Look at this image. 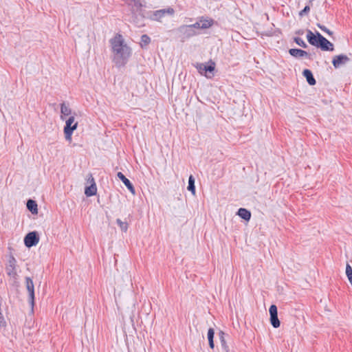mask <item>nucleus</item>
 <instances>
[{"label":"nucleus","instance_id":"1","mask_svg":"<svg viewBox=\"0 0 352 352\" xmlns=\"http://www.w3.org/2000/svg\"><path fill=\"white\" fill-rule=\"evenodd\" d=\"M113 54V62L118 67H122L128 63L131 54L132 49L125 43L123 36L116 34L109 41Z\"/></svg>","mask_w":352,"mask_h":352},{"label":"nucleus","instance_id":"2","mask_svg":"<svg viewBox=\"0 0 352 352\" xmlns=\"http://www.w3.org/2000/svg\"><path fill=\"white\" fill-rule=\"evenodd\" d=\"M177 33L182 42H184L199 34L197 30H193L191 26L188 25H180L177 29Z\"/></svg>","mask_w":352,"mask_h":352},{"label":"nucleus","instance_id":"3","mask_svg":"<svg viewBox=\"0 0 352 352\" xmlns=\"http://www.w3.org/2000/svg\"><path fill=\"white\" fill-rule=\"evenodd\" d=\"M75 118L74 116H70L65 122V126L64 127V133L65 139L68 141L72 140V135L73 132L78 127V122H75Z\"/></svg>","mask_w":352,"mask_h":352},{"label":"nucleus","instance_id":"4","mask_svg":"<svg viewBox=\"0 0 352 352\" xmlns=\"http://www.w3.org/2000/svg\"><path fill=\"white\" fill-rule=\"evenodd\" d=\"M39 242V236L36 231L28 233L24 237V244L27 248L36 246Z\"/></svg>","mask_w":352,"mask_h":352},{"label":"nucleus","instance_id":"5","mask_svg":"<svg viewBox=\"0 0 352 352\" xmlns=\"http://www.w3.org/2000/svg\"><path fill=\"white\" fill-rule=\"evenodd\" d=\"M25 286L29 294V302L31 305L32 310L34 306V285L30 277H25Z\"/></svg>","mask_w":352,"mask_h":352},{"label":"nucleus","instance_id":"6","mask_svg":"<svg viewBox=\"0 0 352 352\" xmlns=\"http://www.w3.org/2000/svg\"><path fill=\"white\" fill-rule=\"evenodd\" d=\"M16 267V260L13 256H11L6 267V273L10 277L15 278L16 276L17 272Z\"/></svg>","mask_w":352,"mask_h":352},{"label":"nucleus","instance_id":"7","mask_svg":"<svg viewBox=\"0 0 352 352\" xmlns=\"http://www.w3.org/2000/svg\"><path fill=\"white\" fill-rule=\"evenodd\" d=\"M175 13V10L172 8H168L166 9H162L156 10L153 12L152 15V19L155 21H160L162 17H164L166 14L173 15Z\"/></svg>","mask_w":352,"mask_h":352},{"label":"nucleus","instance_id":"8","mask_svg":"<svg viewBox=\"0 0 352 352\" xmlns=\"http://www.w3.org/2000/svg\"><path fill=\"white\" fill-rule=\"evenodd\" d=\"M318 38H319L318 47L323 51H333V45L324 38L322 34L318 33Z\"/></svg>","mask_w":352,"mask_h":352},{"label":"nucleus","instance_id":"9","mask_svg":"<svg viewBox=\"0 0 352 352\" xmlns=\"http://www.w3.org/2000/svg\"><path fill=\"white\" fill-rule=\"evenodd\" d=\"M350 58L346 54H340L335 56L332 60V64L335 68H339L341 66L349 62Z\"/></svg>","mask_w":352,"mask_h":352},{"label":"nucleus","instance_id":"10","mask_svg":"<svg viewBox=\"0 0 352 352\" xmlns=\"http://www.w3.org/2000/svg\"><path fill=\"white\" fill-rule=\"evenodd\" d=\"M128 4L131 7L133 14H136L140 13L142 8V0H129Z\"/></svg>","mask_w":352,"mask_h":352},{"label":"nucleus","instance_id":"11","mask_svg":"<svg viewBox=\"0 0 352 352\" xmlns=\"http://www.w3.org/2000/svg\"><path fill=\"white\" fill-rule=\"evenodd\" d=\"M117 177L123 182L128 190L133 194H135V190L131 182L121 172L117 173Z\"/></svg>","mask_w":352,"mask_h":352},{"label":"nucleus","instance_id":"12","mask_svg":"<svg viewBox=\"0 0 352 352\" xmlns=\"http://www.w3.org/2000/svg\"><path fill=\"white\" fill-rule=\"evenodd\" d=\"M318 32L314 34L311 30H308L307 32V38L309 44L318 47L319 38H318Z\"/></svg>","mask_w":352,"mask_h":352},{"label":"nucleus","instance_id":"13","mask_svg":"<svg viewBox=\"0 0 352 352\" xmlns=\"http://www.w3.org/2000/svg\"><path fill=\"white\" fill-rule=\"evenodd\" d=\"M303 76L306 78L307 82L310 85H314L316 83V81L313 76V74L311 70L308 69H304L302 72Z\"/></svg>","mask_w":352,"mask_h":352},{"label":"nucleus","instance_id":"14","mask_svg":"<svg viewBox=\"0 0 352 352\" xmlns=\"http://www.w3.org/2000/svg\"><path fill=\"white\" fill-rule=\"evenodd\" d=\"M289 53L291 56H292L294 57H296V58L308 56V53L306 51L300 50V49H296V48L290 49L289 50Z\"/></svg>","mask_w":352,"mask_h":352},{"label":"nucleus","instance_id":"15","mask_svg":"<svg viewBox=\"0 0 352 352\" xmlns=\"http://www.w3.org/2000/svg\"><path fill=\"white\" fill-rule=\"evenodd\" d=\"M60 113L61 116L60 118L62 120L64 119L63 116H67L72 113V110L68 104H66L65 102L60 104Z\"/></svg>","mask_w":352,"mask_h":352},{"label":"nucleus","instance_id":"16","mask_svg":"<svg viewBox=\"0 0 352 352\" xmlns=\"http://www.w3.org/2000/svg\"><path fill=\"white\" fill-rule=\"evenodd\" d=\"M91 180L93 183L89 186L86 187L85 190V194L87 197L95 195L97 192V187L95 182H94V178H92Z\"/></svg>","mask_w":352,"mask_h":352},{"label":"nucleus","instance_id":"17","mask_svg":"<svg viewBox=\"0 0 352 352\" xmlns=\"http://www.w3.org/2000/svg\"><path fill=\"white\" fill-rule=\"evenodd\" d=\"M237 214L243 219L249 221L251 218V212L245 208H241L238 210Z\"/></svg>","mask_w":352,"mask_h":352},{"label":"nucleus","instance_id":"18","mask_svg":"<svg viewBox=\"0 0 352 352\" xmlns=\"http://www.w3.org/2000/svg\"><path fill=\"white\" fill-rule=\"evenodd\" d=\"M27 208L32 213L37 214L38 213V208L37 204L35 201L32 199H29L27 201Z\"/></svg>","mask_w":352,"mask_h":352},{"label":"nucleus","instance_id":"19","mask_svg":"<svg viewBox=\"0 0 352 352\" xmlns=\"http://www.w3.org/2000/svg\"><path fill=\"white\" fill-rule=\"evenodd\" d=\"M214 63H212L210 65H206V74H204V76L207 78H212L214 76L213 72L214 71Z\"/></svg>","mask_w":352,"mask_h":352},{"label":"nucleus","instance_id":"20","mask_svg":"<svg viewBox=\"0 0 352 352\" xmlns=\"http://www.w3.org/2000/svg\"><path fill=\"white\" fill-rule=\"evenodd\" d=\"M214 331L212 328H210L208 331V340L209 346L211 349H214Z\"/></svg>","mask_w":352,"mask_h":352},{"label":"nucleus","instance_id":"21","mask_svg":"<svg viewBox=\"0 0 352 352\" xmlns=\"http://www.w3.org/2000/svg\"><path fill=\"white\" fill-rule=\"evenodd\" d=\"M200 26L201 29H208L210 28L213 24V20L212 19H200Z\"/></svg>","mask_w":352,"mask_h":352},{"label":"nucleus","instance_id":"22","mask_svg":"<svg viewBox=\"0 0 352 352\" xmlns=\"http://www.w3.org/2000/svg\"><path fill=\"white\" fill-rule=\"evenodd\" d=\"M187 189L192 192V195L195 194V178L191 175L188 178V185Z\"/></svg>","mask_w":352,"mask_h":352},{"label":"nucleus","instance_id":"23","mask_svg":"<svg viewBox=\"0 0 352 352\" xmlns=\"http://www.w3.org/2000/svg\"><path fill=\"white\" fill-rule=\"evenodd\" d=\"M270 322L273 327L278 328L280 327V322L278 318V314L270 316Z\"/></svg>","mask_w":352,"mask_h":352},{"label":"nucleus","instance_id":"24","mask_svg":"<svg viewBox=\"0 0 352 352\" xmlns=\"http://www.w3.org/2000/svg\"><path fill=\"white\" fill-rule=\"evenodd\" d=\"M140 41V45L143 47L151 43V38L147 34H143L141 36Z\"/></svg>","mask_w":352,"mask_h":352},{"label":"nucleus","instance_id":"25","mask_svg":"<svg viewBox=\"0 0 352 352\" xmlns=\"http://www.w3.org/2000/svg\"><path fill=\"white\" fill-rule=\"evenodd\" d=\"M116 223H118V225L120 226V229L122 231L126 232V230L128 229V224H127V223L122 221L120 219H118L116 220Z\"/></svg>","mask_w":352,"mask_h":352},{"label":"nucleus","instance_id":"26","mask_svg":"<svg viewBox=\"0 0 352 352\" xmlns=\"http://www.w3.org/2000/svg\"><path fill=\"white\" fill-rule=\"evenodd\" d=\"M220 342H221V348H222V350L223 352H230V351L229 346L228 345L227 342L226 340V338L221 339L220 340Z\"/></svg>","mask_w":352,"mask_h":352},{"label":"nucleus","instance_id":"27","mask_svg":"<svg viewBox=\"0 0 352 352\" xmlns=\"http://www.w3.org/2000/svg\"><path fill=\"white\" fill-rule=\"evenodd\" d=\"M295 43L298 45L299 46L306 48L307 47V45L306 43L300 37H295L294 38Z\"/></svg>","mask_w":352,"mask_h":352},{"label":"nucleus","instance_id":"28","mask_svg":"<svg viewBox=\"0 0 352 352\" xmlns=\"http://www.w3.org/2000/svg\"><path fill=\"white\" fill-rule=\"evenodd\" d=\"M196 68L197 69L199 73L201 75L204 76V74H206V65H204L202 63L197 64V65L196 66Z\"/></svg>","mask_w":352,"mask_h":352},{"label":"nucleus","instance_id":"29","mask_svg":"<svg viewBox=\"0 0 352 352\" xmlns=\"http://www.w3.org/2000/svg\"><path fill=\"white\" fill-rule=\"evenodd\" d=\"M317 26L324 32L327 33V34L329 35H332L333 34V32L329 30L328 28H327L324 25H321L320 23H318L317 24Z\"/></svg>","mask_w":352,"mask_h":352},{"label":"nucleus","instance_id":"30","mask_svg":"<svg viewBox=\"0 0 352 352\" xmlns=\"http://www.w3.org/2000/svg\"><path fill=\"white\" fill-rule=\"evenodd\" d=\"M270 315L278 314L277 307L275 305H272L269 309Z\"/></svg>","mask_w":352,"mask_h":352},{"label":"nucleus","instance_id":"31","mask_svg":"<svg viewBox=\"0 0 352 352\" xmlns=\"http://www.w3.org/2000/svg\"><path fill=\"white\" fill-rule=\"evenodd\" d=\"M310 10V8L309 6H306L303 10H302L300 12H299V15L300 16H302L307 14H308V12H309Z\"/></svg>","mask_w":352,"mask_h":352},{"label":"nucleus","instance_id":"32","mask_svg":"<svg viewBox=\"0 0 352 352\" xmlns=\"http://www.w3.org/2000/svg\"><path fill=\"white\" fill-rule=\"evenodd\" d=\"M190 26H191L192 29L193 30H196L197 29H201V26H200V21H197L192 25H189Z\"/></svg>","mask_w":352,"mask_h":352},{"label":"nucleus","instance_id":"33","mask_svg":"<svg viewBox=\"0 0 352 352\" xmlns=\"http://www.w3.org/2000/svg\"><path fill=\"white\" fill-rule=\"evenodd\" d=\"M6 324V321L2 314L0 312V327H3Z\"/></svg>","mask_w":352,"mask_h":352},{"label":"nucleus","instance_id":"34","mask_svg":"<svg viewBox=\"0 0 352 352\" xmlns=\"http://www.w3.org/2000/svg\"><path fill=\"white\" fill-rule=\"evenodd\" d=\"M219 340H221V339H225L226 338V336H227L223 331H220L219 332Z\"/></svg>","mask_w":352,"mask_h":352}]
</instances>
